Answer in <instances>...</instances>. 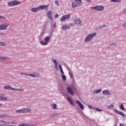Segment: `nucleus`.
<instances>
[{"instance_id": "obj_1", "label": "nucleus", "mask_w": 126, "mask_h": 126, "mask_svg": "<svg viewBox=\"0 0 126 126\" xmlns=\"http://www.w3.org/2000/svg\"><path fill=\"white\" fill-rule=\"evenodd\" d=\"M97 36V33L93 32L88 34L84 39L85 43H88L90 41H92L95 37Z\"/></svg>"}, {"instance_id": "obj_2", "label": "nucleus", "mask_w": 126, "mask_h": 126, "mask_svg": "<svg viewBox=\"0 0 126 126\" xmlns=\"http://www.w3.org/2000/svg\"><path fill=\"white\" fill-rule=\"evenodd\" d=\"M51 36L50 35L46 36L43 41H40V44L41 46H47V45H49V43L51 42Z\"/></svg>"}, {"instance_id": "obj_3", "label": "nucleus", "mask_w": 126, "mask_h": 126, "mask_svg": "<svg viewBox=\"0 0 126 126\" xmlns=\"http://www.w3.org/2000/svg\"><path fill=\"white\" fill-rule=\"evenodd\" d=\"M21 4V2L20 1L18 0H13V1H10L8 2V6L9 7H13L16 6V5H19V4Z\"/></svg>"}, {"instance_id": "obj_4", "label": "nucleus", "mask_w": 126, "mask_h": 126, "mask_svg": "<svg viewBox=\"0 0 126 126\" xmlns=\"http://www.w3.org/2000/svg\"><path fill=\"white\" fill-rule=\"evenodd\" d=\"M91 8H93L94 10H96L97 11H103V10L105 9V7L102 5H96L94 7H92Z\"/></svg>"}, {"instance_id": "obj_5", "label": "nucleus", "mask_w": 126, "mask_h": 126, "mask_svg": "<svg viewBox=\"0 0 126 126\" xmlns=\"http://www.w3.org/2000/svg\"><path fill=\"white\" fill-rule=\"evenodd\" d=\"M72 26H74V24L70 23L69 24H64L62 27V29L63 30H67V29H70V27H72Z\"/></svg>"}, {"instance_id": "obj_6", "label": "nucleus", "mask_w": 126, "mask_h": 126, "mask_svg": "<svg viewBox=\"0 0 126 126\" xmlns=\"http://www.w3.org/2000/svg\"><path fill=\"white\" fill-rule=\"evenodd\" d=\"M9 26V24L7 23L1 24L0 25V31H4L7 29V27Z\"/></svg>"}, {"instance_id": "obj_7", "label": "nucleus", "mask_w": 126, "mask_h": 126, "mask_svg": "<svg viewBox=\"0 0 126 126\" xmlns=\"http://www.w3.org/2000/svg\"><path fill=\"white\" fill-rule=\"evenodd\" d=\"M69 18H70V14L64 15L62 17L61 19H60V21L64 22V21H65V20H68V19H69Z\"/></svg>"}, {"instance_id": "obj_8", "label": "nucleus", "mask_w": 126, "mask_h": 126, "mask_svg": "<svg viewBox=\"0 0 126 126\" xmlns=\"http://www.w3.org/2000/svg\"><path fill=\"white\" fill-rule=\"evenodd\" d=\"M29 76L33 78H38V77H40V74L38 73H33L32 74H29Z\"/></svg>"}, {"instance_id": "obj_9", "label": "nucleus", "mask_w": 126, "mask_h": 126, "mask_svg": "<svg viewBox=\"0 0 126 126\" xmlns=\"http://www.w3.org/2000/svg\"><path fill=\"white\" fill-rule=\"evenodd\" d=\"M66 91L68 94H69L70 95H74V93L73 92V91H72L71 88H70V87H68L66 88Z\"/></svg>"}, {"instance_id": "obj_10", "label": "nucleus", "mask_w": 126, "mask_h": 126, "mask_svg": "<svg viewBox=\"0 0 126 126\" xmlns=\"http://www.w3.org/2000/svg\"><path fill=\"white\" fill-rule=\"evenodd\" d=\"M114 111L116 114H118V115H120V116H122V117H126V115L121 111L118 110L116 109H114Z\"/></svg>"}, {"instance_id": "obj_11", "label": "nucleus", "mask_w": 126, "mask_h": 126, "mask_svg": "<svg viewBox=\"0 0 126 126\" xmlns=\"http://www.w3.org/2000/svg\"><path fill=\"white\" fill-rule=\"evenodd\" d=\"M76 103L80 107V108L81 109V110H84V108H85L84 105H83V104H82V103H81V102H80L79 101V100H76Z\"/></svg>"}, {"instance_id": "obj_12", "label": "nucleus", "mask_w": 126, "mask_h": 126, "mask_svg": "<svg viewBox=\"0 0 126 126\" xmlns=\"http://www.w3.org/2000/svg\"><path fill=\"white\" fill-rule=\"evenodd\" d=\"M73 22H74V24H76V25H81L82 24L81 21L79 19L74 20Z\"/></svg>"}, {"instance_id": "obj_13", "label": "nucleus", "mask_w": 126, "mask_h": 126, "mask_svg": "<svg viewBox=\"0 0 126 126\" xmlns=\"http://www.w3.org/2000/svg\"><path fill=\"white\" fill-rule=\"evenodd\" d=\"M52 14H53L52 11H48L47 12V17L49 18V19H50V20H53V17H52Z\"/></svg>"}, {"instance_id": "obj_14", "label": "nucleus", "mask_w": 126, "mask_h": 126, "mask_svg": "<svg viewBox=\"0 0 126 126\" xmlns=\"http://www.w3.org/2000/svg\"><path fill=\"white\" fill-rule=\"evenodd\" d=\"M52 61L53 63H54V66L56 70H59V68L58 67V61H57V60L53 59L52 60Z\"/></svg>"}, {"instance_id": "obj_15", "label": "nucleus", "mask_w": 126, "mask_h": 126, "mask_svg": "<svg viewBox=\"0 0 126 126\" xmlns=\"http://www.w3.org/2000/svg\"><path fill=\"white\" fill-rule=\"evenodd\" d=\"M49 6V5H40L38 7L39 8V10H40V9H41V10H43V9H47V8H48V7Z\"/></svg>"}, {"instance_id": "obj_16", "label": "nucleus", "mask_w": 126, "mask_h": 126, "mask_svg": "<svg viewBox=\"0 0 126 126\" xmlns=\"http://www.w3.org/2000/svg\"><path fill=\"white\" fill-rule=\"evenodd\" d=\"M24 113H30L31 111H32V109H31L30 108H23Z\"/></svg>"}, {"instance_id": "obj_17", "label": "nucleus", "mask_w": 126, "mask_h": 126, "mask_svg": "<svg viewBox=\"0 0 126 126\" xmlns=\"http://www.w3.org/2000/svg\"><path fill=\"white\" fill-rule=\"evenodd\" d=\"M102 92V89H99L98 90H94L93 91V93L94 94H98V93H101Z\"/></svg>"}, {"instance_id": "obj_18", "label": "nucleus", "mask_w": 126, "mask_h": 126, "mask_svg": "<svg viewBox=\"0 0 126 126\" xmlns=\"http://www.w3.org/2000/svg\"><path fill=\"white\" fill-rule=\"evenodd\" d=\"M102 93L103 94V95H112V94L110 93V92L107 90H103L102 92Z\"/></svg>"}, {"instance_id": "obj_19", "label": "nucleus", "mask_w": 126, "mask_h": 126, "mask_svg": "<svg viewBox=\"0 0 126 126\" xmlns=\"http://www.w3.org/2000/svg\"><path fill=\"white\" fill-rule=\"evenodd\" d=\"M79 6H78L77 3L75 1H73L71 3V7L72 8H75V7H77Z\"/></svg>"}, {"instance_id": "obj_20", "label": "nucleus", "mask_w": 126, "mask_h": 126, "mask_svg": "<svg viewBox=\"0 0 126 126\" xmlns=\"http://www.w3.org/2000/svg\"><path fill=\"white\" fill-rule=\"evenodd\" d=\"M16 114H24L23 108L16 111Z\"/></svg>"}, {"instance_id": "obj_21", "label": "nucleus", "mask_w": 126, "mask_h": 126, "mask_svg": "<svg viewBox=\"0 0 126 126\" xmlns=\"http://www.w3.org/2000/svg\"><path fill=\"white\" fill-rule=\"evenodd\" d=\"M38 10H39V8H38V7H36L35 8H32L31 10V11L32 12L36 13V12H37V11H38Z\"/></svg>"}, {"instance_id": "obj_22", "label": "nucleus", "mask_w": 126, "mask_h": 126, "mask_svg": "<svg viewBox=\"0 0 126 126\" xmlns=\"http://www.w3.org/2000/svg\"><path fill=\"white\" fill-rule=\"evenodd\" d=\"M11 90H13V91H20L21 92H23V91H24L23 89H16L13 88H12Z\"/></svg>"}, {"instance_id": "obj_23", "label": "nucleus", "mask_w": 126, "mask_h": 126, "mask_svg": "<svg viewBox=\"0 0 126 126\" xmlns=\"http://www.w3.org/2000/svg\"><path fill=\"white\" fill-rule=\"evenodd\" d=\"M75 2L77 3L78 6H80L82 4L81 0H75Z\"/></svg>"}, {"instance_id": "obj_24", "label": "nucleus", "mask_w": 126, "mask_h": 126, "mask_svg": "<svg viewBox=\"0 0 126 126\" xmlns=\"http://www.w3.org/2000/svg\"><path fill=\"white\" fill-rule=\"evenodd\" d=\"M18 126H35L34 125H29L28 123L21 124Z\"/></svg>"}, {"instance_id": "obj_25", "label": "nucleus", "mask_w": 126, "mask_h": 126, "mask_svg": "<svg viewBox=\"0 0 126 126\" xmlns=\"http://www.w3.org/2000/svg\"><path fill=\"white\" fill-rule=\"evenodd\" d=\"M7 97L3 96H0V101H6Z\"/></svg>"}, {"instance_id": "obj_26", "label": "nucleus", "mask_w": 126, "mask_h": 126, "mask_svg": "<svg viewBox=\"0 0 126 126\" xmlns=\"http://www.w3.org/2000/svg\"><path fill=\"white\" fill-rule=\"evenodd\" d=\"M51 106H52V109H53V110H57L58 109V105H57L56 104V103L54 104H52Z\"/></svg>"}, {"instance_id": "obj_27", "label": "nucleus", "mask_w": 126, "mask_h": 126, "mask_svg": "<svg viewBox=\"0 0 126 126\" xmlns=\"http://www.w3.org/2000/svg\"><path fill=\"white\" fill-rule=\"evenodd\" d=\"M59 68L60 70V71L62 74H64V72H63V67H62V65L59 64Z\"/></svg>"}, {"instance_id": "obj_28", "label": "nucleus", "mask_w": 126, "mask_h": 126, "mask_svg": "<svg viewBox=\"0 0 126 126\" xmlns=\"http://www.w3.org/2000/svg\"><path fill=\"white\" fill-rule=\"evenodd\" d=\"M12 87L5 86L4 88L3 89H6V90H11Z\"/></svg>"}, {"instance_id": "obj_29", "label": "nucleus", "mask_w": 126, "mask_h": 126, "mask_svg": "<svg viewBox=\"0 0 126 126\" xmlns=\"http://www.w3.org/2000/svg\"><path fill=\"white\" fill-rule=\"evenodd\" d=\"M67 100L68 101H69V102H70V104H71V105H72L73 106H74V104H73V102H72V100H71V99H70V98L67 97Z\"/></svg>"}, {"instance_id": "obj_30", "label": "nucleus", "mask_w": 126, "mask_h": 126, "mask_svg": "<svg viewBox=\"0 0 126 126\" xmlns=\"http://www.w3.org/2000/svg\"><path fill=\"white\" fill-rule=\"evenodd\" d=\"M3 126H7V125H10V122H8L7 121H3Z\"/></svg>"}, {"instance_id": "obj_31", "label": "nucleus", "mask_w": 126, "mask_h": 126, "mask_svg": "<svg viewBox=\"0 0 126 126\" xmlns=\"http://www.w3.org/2000/svg\"><path fill=\"white\" fill-rule=\"evenodd\" d=\"M107 108L109 109H113L114 108V105L111 104L110 105H107Z\"/></svg>"}, {"instance_id": "obj_32", "label": "nucleus", "mask_w": 126, "mask_h": 126, "mask_svg": "<svg viewBox=\"0 0 126 126\" xmlns=\"http://www.w3.org/2000/svg\"><path fill=\"white\" fill-rule=\"evenodd\" d=\"M68 74L70 76V78L73 79V74H72V72H69Z\"/></svg>"}, {"instance_id": "obj_33", "label": "nucleus", "mask_w": 126, "mask_h": 126, "mask_svg": "<svg viewBox=\"0 0 126 126\" xmlns=\"http://www.w3.org/2000/svg\"><path fill=\"white\" fill-rule=\"evenodd\" d=\"M11 60L9 58H6V57H0V61H1V60Z\"/></svg>"}, {"instance_id": "obj_34", "label": "nucleus", "mask_w": 126, "mask_h": 126, "mask_svg": "<svg viewBox=\"0 0 126 126\" xmlns=\"http://www.w3.org/2000/svg\"><path fill=\"white\" fill-rule=\"evenodd\" d=\"M94 109L96 110V111H97V112H102V111H103V110L100 109L99 108H97V107H94Z\"/></svg>"}, {"instance_id": "obj_35", "label": "nucleus", "mask_w": 126, "mask_h": 126, "mask_svg": "<svg viewBox=\"0 0 126 126\" xmlns=\"http://www.w3.org/2000/svg\"><path fill=\"white\" fill-rule=\"evenodd\" d=\"M18 123L17 121H12L10 122V124L11 125H17Z\"/></svg>"}, {"instance_id": "obj_36", "label": "nucleus", "mask_w": 126, "mask_h": 126, "mask_svg": "<svg viewBox=\"0 0 126 126\" xmlns=\"http://www.w3.org/2000/svg\"><path fill=\"white\" fill-rule=\"evenodd\" d=\"M105 27H107V25H103L98 27L99 29H102V28H105Z\"/></svg>"}, {"instance_id": "obj_37", "label": "nucleus", "mask_w": 126, "mask_h": 126, "mask_svg": "<svg viewBox=\"0 0 126 126\" xmlns=\"http://www.w3.org/2000/svg\"><path fill=\"white\" fill-rule=\"evenodd\" d=\"M62 77L63 81H65V80H66V77L65 76V75H62Z\"/></svg>"}, {"instance_id": "obj_38", "label": "nucleus", "mask_w": 126, "mask_h": 126, "mask_svg": "<svg viewBox=\"0 0 126 126\" xmlns=\"http://www.w3.org/2000/svg\"><path fill=\"white\" fill-rule=\"evenodd\" d=\"M111 2H121V0H111Z\"/></svg>"}, {"instance_id": "obj_39", "label": "nucleus", "mask_w": 126, "mask_h": 126, "mask_svg": "<svg viewBox=\"0 0 126 126\" xmlns=\"http://www.w3.org/2000/svg\"><path fill=\"white\" fill-rule=\"evenodd\" d=\"M21 74H22L23 75H26L27 76H29V74H27L24 72L21 73Z\"/></svg>"}, {"instance_id": "obj_40", "label": "nucleus", "mask_w": 126, "mask_h": 126, "mask_svg": "<svg viewBox=\"0 0 126 126\" xmlns=\"http://www.w3.org/2000/svg\"><path fill=\"white\" fill-rule=\"evenodd\" d=\"M0 46H6V44H5V43H3L2 42H0Z\"/></svg>"}, {"instance_id": "obj_41", "label": "nucleus", "mask_w": 126, "mask_h": 126, "mask_svg": "<svg viewBox=\"0 0 126 126\" xmlns=\"http://www.w3.org/2000/svg\"><path fill=\"white\" fill-rule=\"evenodd\" d=\"M110 45L111 46H114V47H116V46H117V43H116V42H113V43H111Z\"/></svg>"}, {"instance_id": "obj_42", "label": "nucleus", "mask_w": 126, "mask_h": 126, "mask_svg": "<svg viewBox=\"0 0 126 126\" xmlns=\"http://www.w3.org/2000/svg\"><path fill=\"white\" fill-rule=\"evenodd\" d=\"M0 118H5V115L4 114H0Z\"/></svg>"}, {"instance_id": "obj_43", "label": "nucleus", "mask_w": 126, "mask_h": 126, "mask_svg": "<svg viewBox=\"0 0 126 126\" xmlns=\"http://www.w3.org/2000/svg\"><path fill=\"white\" fill-rule=\"evenodd\" d=\"M55 4H56L57 5H60V3H59V1H55Z\"/></svg>"}, {"instance_id": "obj_44", "label": "nucleus", "mask_w": 126, "mask_h": 126, "mask_svg": "<svg viewBox=\"0 0 126 126\" xmlns=\"http://www.w3.org/2000/svg\"><path fill=\"white\" fill-rule=\"evenodd\" d=\"M66 69L67 70H68V72H71V70H70V69H69V67H68V66H66Z\"/></svg>"}, {"instance_id": "obj_45", "label": "nucleus", "mask_w": 126, "mask_h": 126, "mask_svg": "<svg viewBox=\"0 0 126 126\" xmlns=\"http://www.w3.org/2000/svg\"><path fill=\"white\" fill-rule=\"evenodd\" d=\"M88 107H89V109H93V107H92V106L91 105H89Z\"/></svg>"}, {"instance_id": "obj_46", "label": "nucleus", "mask_w": 126, "mask_h": 126, "mask_svg": "<svg viewBox=\"0 0 126 126\" xmlns=\"http://www.w3.org/2000/svg\"><path fill=\"white\" fill-rule=\"evenodd\" d=\"M123 12H124V13H126V8L124 9Z\"/></svg>"}, {"instance_id": "obj_47", "label": "nucleus", "mask_w": 126, "mask_h": 126, "mask_svg": "<svg viewBox=\"0 0 126 126\" xmlns=\"http://www.w3.org/2000/svg\"><path fill=\"white\" fill-rule=\"evenodd\" d=\"M123 27H125V28H126V23L123 24Z\"/></svg>"}, {"instance_id": "obj_48", "label": "nucleus", "mask_w": 126, "mask_h": 126, "mask_svg": "<svg viewBox=\"0 0 126 126\" xmlns=\"http://www.w3.org/2000/svg\"><path fill=\"white\" fill-rule=\"evenodd\" d=\"M59 17V14H56V15H55V18H58Z\"/></svg>"}, {"instance_id": "obj_49", "label": "nucleus", "mask_w": 126, "mask_h": 126, "mask_svg": "<svg viewBox=\"0 0 126 126\" xmlns=\"http://www.w3.org/2000/svg\"><path fill=\"white\" fill-rule=\"evenodd\" d=\"M0 18H2L3 19H5V17L3 16H0Z\"/></svg>"}, {"instance_id": "obj_50", "label": "nucleus", "mask_w": 126, "mask_h": 126, "mask_svg": "<svg viewBox=\"0 0 126 126\" xmlns=\"http://www.w3.org/2000/svg\"><path fill=\"white\" fill-rule=\"evenodd\" d=\"M0 124H3V121L0 120Z\"/></svg>"}, {"instance_id": "obj_51", "label": "nucleus", "mask_w": 126, "mask_h": 126, "mask_svg": "<svg viewBox=\"0 0 126 126\" xmlns=\"http://www.w3.org/2000/svg\"><path fill=\"white\" fill-rule=\"evenodd\" d=\"M0 35H4V33L1 32V33H0Z\"/></svg>"}, {"instance_id": "obj_52", "label": "nucleus", "mask_w": 126, "mask_h": 126, "mask_svg": "<svg viewBox=\"0 0 126 126\" xmlns=\"http://www.w3.org/2000/svg\"><path fill=\"white\" fill-rule=\"evenodd\" d=\"M87 1H88V2H91V0H87Z\"/></svg>"}, {"instance_id": "obj_53", "label": "nucleus", "mask_w": 126, "mask_h": 126, "mask_svg": "<svg viewBox=\"0 0 126 126\" xmlns=\"http://www.w3.org/2000/svg\"><path fill=\"white\" fill-rule=\"evenodd\" d=\"M54 27L55 28H56V23H55V24H54Z\"/></svg>"}, {"instance_id": "obj_54", "label": "nucleus", "mask_w": 126, "mask_h": 126, "mask_svg": "<svg viewBox=\"0 0 126 126\" xmlns=\"http://www.w3.org/2000/svg\"><path fill=\"white\" fill-rule=\"evenodd\" d=\"M0 126H4V125L3 124H0Z\"/></svg>"}, {"instance_id": "obj_55", "label": "nucleus", "mask_w": 126, "mask_h": 126, "mask_svg": "<svg viewBox=\"0 0 126 126\" xmlns=\"http://www.w3.org/2000/svg\"><path fill=\"white\" fill-rule=\"evenodd\" d=\"M120 126H124V125H123V124H120Z\"/></svg>"}, {"instance_id": "obj_56", "label": "nucleus", "mask_w": 126, "mask_h": 126, "mask_svg": "<svg viewBox=\"0 0 126 126\" xmlns=\"http://www.w3.org/2000/svg\"><path fill=\"white\" fill-rule=\"evenodd\" d=\"M1 106H2V104L0 103V107H1Z\"/></svg>"}, {"instance_id": "obj_57", "label": "nucleus", "mask_w": 126, "mask_h": 126, "mask_svg": "<svg viewBox=\"0 0 126 126\" xmlns=\"http://www.w3.org/2000/svg\"><path fill=\"white\" fill-rule=\"evenodd\" d=\"M102 98H104V96L100 97V99H102Z\"/></svg>"}, {"instance_id": "obj_58", "label": "nucleus", "mask_w": 126, "mask_h": 126, "mask_svg": "<svg viewBox=\"0 0 126 126\" xmlns=\"http://www.w3.org/2000/svg\"><path fill=\"white\" fill-rule=\"evenodd\" d=\"M7 126H12V125H7Z\"/></svg>"}, {"instance_id": "obj_59", "label": "nucleus", "mask_w": 126, "mask_h": 126, "mask_svg": "<svg viewBox=\"0 0 126 126\" xmlns=\"http://www.w3.org/2000/svg\"><path fill=\"white\" fill-rule=\"evenodd\" d=\"M2 0H0V1H1Z\"/></svg>"}]
</instances>
